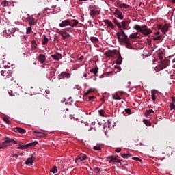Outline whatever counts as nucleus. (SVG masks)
Returning <instances> with one entry per match:
<instances>
[{
	"instance_id": "obj_54",
	"label": "nucleus",
	"mask_w": 175,
	"mask_h": 175,
	"mask_svg": "<svg viewBox=\"0 0 175 175\" xmlns=\"http://www.w3.org/2000/svg\"><path fill=\"white\" fill-rule=\"evenodd\" d=\"M10 77H12V74H8V75H6L5 79H10Z\"/></svg>"
},
{
	"instance_id": "obj_21",
	"label": "nucleus",
	"mask_w": 175,
	"mask_h": 175,
	"mask_svg": "<svg viewBox=\"0 0 175 175\" xmlns=\"http://www.w3.org/2000/svg\"><path fill=\"white\" fill-rule=\"evenodd\" d=\"M107 159H110L109 163H114V162H117V158L114 157L113 156H109L107 157Z\"/></svg>"
},
{
	"instance_id": "obj_4",
	"label": "nucleus",
	"mask_w": 175,
	"mask_h": 175,
	"mask_svg": "<svg viewBox=\"0 0 175 175\" xmlns=\"http://www.w3.org/2000/svg\"><path fill=\"white\" fill-rule=\"evenodd\" d=\"M129 24H131V20H124L120 23V27L119 29L120 31H125L131 29V27H129Z\"/></svg>"
},
{
	"instance_id": "obj_27",
	"label": "nucleus",
	"mask_w": 175,
	"mask_h": 175,
	"mask_svg": "<svg viewBox=\"0 0 175 175\" xmlns=\"http://www.w3.org/2000/svg\"><path fill=\"white\" fill-rule=\"evenodd\" d=\"M7 147H8V144H6L5 142H3L0 144L1 150H5V148H6Z\"/></svg>"
},
{
	"instance_id": "obj_29",
	"label": "nucleus",
	"mask_w": 175,
	"mask_h": 175,
	"mask_svg": "<svg viewBox=\"0 0 175 175\" xmlns=\"http://www.w3.org/2000/svg\"><path fill=\"white\" fill-rule=\"evenodd\" d=\"M72 29H73V27L72 26H70V27H66V28L63 29V31L72 32Z\"/></svg>"
},
{
	"instance_id": "obj_44",
	"label": "nucleus",
	"mask_w": 175,
	"mask_h": 175,
	"mask_svg": "<svg viewBox=\"0 0 175 175\" xmlns=\"http://www.w3.org/2000/svg\"><path fill=\"white\" fill-rule=\"evenodd\" d=\"M93 148L95 150V151H99L100 150H102V148H100V146H94Z\"/></svg>"
},
{
	"instance_id": "obj_59",
	"label": "nucleus",
	"mask_w": 175,
	"mask_h": 175,
	"mask_svg": "<svg viewBox=\"0 0 175 175\" xmlns=\"http://www.w3.org/2000/svg\"><path fill=\"white\" fill-rule=\"evenodd\" d=\"M89 94L88 91H87V92L84 93L83 96H87Z\"/></svg>"
},
{
	"instance_id": "obj_63",
	"label": "nucleus",
	"mask_w": 175,
	"mask_h": 175,
	"mask_svg": "<svg viewBox=\"0 0 175 175\" xmlns=\"http://www.w3.org/2000/svg\"><path fill=\"white\" fill-rule=\"evenodd\" d=\"M121 3H120V2H118V3H116V6H118V8H120V5Z\"/></svg>"
},
{
	"instance_id": "obj_47",
	"label": "nucleus",
	"mask_w": 175,
	"mask_h": 175,
	"mask_svg": "<svg viewBox=\"0 0 175 175\" xmlns=\"http://www.w3.org/2000/svg\"><path fill=\"white\" fill-rule=\"evenodd\" d=\"M94 172L95 173H100V169L99 167H95V168H94Z\"/></svg>"
},
{
	"instance_id": "obj_40",
	"label": "nucleus",
	"mask_w": 175,
	"mask_h": 175,
	"mask_svg": "<svg viewBox=\"0 0 175 175\" xmlns=\"http://www.w3.org/2000/svg\"><path fill=\"white\" fill-rule=\"evenodd\" d=\"M98 114L101 116V117H105L106 113H105V111L101 109L98 111Z\"/></svg>"
},
{
	"instance_id": "obj_23",
	"label": "nucleus",
	"mask_w": 175,
	"mask_h": 175,
	"mask_svg": "<svg viewBox=\"0 0 175 175\" xmlns=\"http://www.w3.org/2000/svg\"><path fill=\"white\" fill-rule=\"evenodd\" d=\"M72 21L73 23H72V21H70V27H72V28H75V27H77V25L79 24V21L73 19Z\"/></svg>"
},
{
	"instance_id": "obj_31",
	"label": "nucleus",
	"mask_w": 175,
	"mask_h": 175,
	"mask_svg": "<svg viewBox=\"0 0 175 175\" xmlns=\"http://www.w3.org/2000/svg\"><path fill=\"white\" fill-rule=\"evenodd\" d=\"M90 40H91V42H92V43H96V42H99V40L96 37H91Z\"/></svg>"
},
{
	"instance_id": "obj_15",
	"label": "nucleus",
	"mask_w": 175,
	"mask_h": 175,
	"mask_svg": "<svg viewBox=\"0 0 175 175\" xmlns=\"http://www.w3.org/2000/svg\"><path fill=\"white\" fill-rule=\"evenodd\" d=\"M38 61L40 64H44L46 61V55H44V54H40L38 56Z\"/></svg>"
},
{
	"instance_id": "obj_61",
	"label": "nucleus",
	"mask_w": 175,
	"mask_h": 175,
	"mask_svg": "<svg viewBox=\"0 0 175 175\" xmlns=\"http://www.w3.org/2000/svg\"><path fill=\"white\" fill-rule=\"evenodd\" d=\"M116 69H118L116 72H121V67H118Z\"/></svg>"
},
{
	"instance_id": "obj_22",
	"label": "nucleus",
	"mask_w": 175,
	"mask_h": 175,
	"mask_svg": "<svg viewBox=\"0 0 175 175\" xmlns=\"http://www.w3.org/2000/svg\"><path fill=\"white\" fill-rule=\"evenodd\" d=\"M116 64L118 65H121V64H122V57H121V54L119 53L118 58L116 59Z\"/></svg>"
},
{
	"instance_id": "obj_13",
	"label": "nucleus",
	"mask_w": 175,
	"mask_h": 175,
	"mask_svg": "<svg viewBox=\"0 0 175 175\" xmlns=\"http://www.w3.org/2000/svg\"><path fill=\"white\" fill-rule=\"evenodd\" d=\"M35 159H36V158H35V157H29L27 159V160L25 162V165H32V163H33V161H35Z\"/></svg>"
},
{
	"instance_id": "obj_12",
	"label": "nucleus",
	"mask_w": 175,
	"mask_h": 175,
	"mask_svg": "<svg viewBox=\"0 0 175 175\" xmlns=\"http://www.w3.org/2000/svg\"><path fill=\"white\" fill-rule=\"evenodd\" d=\"M51 57L54 59L55 61H59L62 58V54L56 53L55 55H51Z\"/></svg>"
},
{
	"instance_id": "obj_37",
	"label": "nucleus",
	"mask_w": 175,
	"mask_h": 175,
	"mask_svg": "<svg viewBox=\"0 0 175 175\" xmlns=\"http://www.w3.org/2000/svg\"><path fill=\"white\" fill-rule=\"evenodd\" d=\"M80 162H83V160L81 159V158H80L79 156H77L75 159V163H80Z\"/></svg>"
},
{
	"instance_id": "obj_14",
	"label": "nucleus",
	"mask_w": 175,
	"mask_h": 175,
	"mask_svg": "<svg viewBox=\"0 0 175 175\" xmlns=\"http://www.w3.org/2000/svg\"><path fill=\"white\" fill-rule=\"evenodd\" d=\"M115 14L117 15L118 18H120V20H122V18H124V16L122 15V12L121 11H120V10L116 9L115 10Z\"/></svg>"
},
{
	"instance_id": "obj_38",
	"label": "nucleus",
	"mask_w": 175,
	"mask_h": 175,
	"mask_svg": "<svg viewBox=\"0 0 175 175\" xmlns=\"http://www.w3.org/2000/svg\"><path fill=\"white\" fill-rule=\"evenodd\" d=\"M3 120L4 122H6V124H8V125H10V120H9V118H8L6 117H3Z\"/></svg>"
},
{
	"instance_id": "obj_50",
	"label": "nucleus",
	"mask_w": 175,
	"mask_h": 175,
	"mask_svg": "<svg viewBox=\"0 0 175 175\" xmlns=\"http://www.w3.org/2000/svg\"><path fill=\"white\" fill-rule=\"evenodd\" d=\"M1 76L5 77V76H6V75H8V72H6V71L1 70Z\"/></svg>"
},
{
	"instance_id": "obj_43",
	"label": "nucleus",
	"mask_w": 175,
	"mask_h": 175,
	"mask_svg": "<svg viewBox=\"0 0 175 175\" xmlns=\"http://www.w3.org/2000/svg\"><path fill=\"white\" fill-rule=\"evenodd\" d=\"M31 32H32V27H28L27 28L26 33H27V35H29V33H30Z\"/></svg>"
},
{
	"instance_id": "obj_1",
	"label": "nucleus",
	"mask_w": 175,
	"mask_h": 175,
	"mask_svg": "<svg viewBox=\"0 0 175 175\" xmlns=\"http://www.w3.org/2000/svg\"><path fill=\"white\" fill-rule=\"evenodd\" d=\"M121 33L118 32L116 33L117 38L120 43H124L127 49H132V44H131V39L128 38V36L125 34L124 30H121Z\"/></svg>"
},
{
	"instance_id": "obj_7",
	"label": "nucleus",
	"mask_w": 175,
	"mask_h": 175,
	"mask_svg": "<svg viewBox=\"0 0 175 175\" xmlns=\"http://www.w3.org/2000/svg\"><path fill=\"white\" fill-rule=\"evenodd\" d=\"M27 21H28V23H29V25H30V27H32V25H36V19H35L34 18H33V16H29V14H28V16H27Z\"/></svg>"
},
{
	"instance_id": "obj_25",
	"label": "nucleus",
	"mask_w": 175,
	"mask_h": 175,
	"mask_svg": "<svg viewBox=\"0 0 175 175\" xmlns=\"http://www.w3.org/2000/svg\"><path fill=\"white\" fill-rule=\"evenodd\" d=\"M49 43V38L46 37V35H44V38L42 40V46H45V44H47Z\"/></svg>"
},
{
	"instance_id": "obj_42",
	"label": "nucleus",
	"mask_w": 175,
	"mask_h": 175,
	"mask_svg": "<svg viewBox=\"0 0 175 175\" xmlns=\"http://www.w3.org/2000/svg\"><path fill=\"white\" fill-rule=\"evenodd\" d=\"M151 113H154V110H152V109H149L148 111H146L145 114H146V117H148V116H150V114Z\"/></svg>"
},
{
	"instance_id": "obj_62",
	"label": "nucleus",
	"mask_w": 175,
	"mask_h": 175,
	"mask_svg": "<svg viewBox=\"0 0 175 175\" xmlns=\"http://www.w3.org/2000/svg\"><path fill=\"white\" fill-rule=\"evenodd\" d=\"M119 8H124V3H121V4L119 5Z\"/></svg>"
},
{
	"instance_id": "obj_17",
	"label": "nucleus",
	"mask_w": 175,
	"mask_h": 175,
	"mask_svg": "<svg viewBox=\"0 0 175 175\" xmlns=\"http://www.w3.org/2000/svg\"><path fill=\"white\" fill-rule=\"evenodd\" d=\"M103 21H104V23H105V24L107 25V27H109L111 28L112 29H114V28H115L114 25H113V23H112L111 21H109V20H108V19H105V20H104Z\"/></svg>"
},
{
	"instance_id": "obj_55",
	"label": "nucleus",
	"mask_w": 175,
	"mask_h": 175,
	"mask_svg": "<svg viewBox=\"0 0 175 175\" xmlns=\"http://www.w3.org/2000/svg\"><path fill=\"white\" fill-rule=\"evenodd\" d=\"M11 157H12V158H14V157H15V158H18V154H12Z\"/></svg>"
},
{
	"instance_id": "obj_52",
	"label": "nucleus",
	"mask_w": 175,
	"mask_h": 175,
	"mask_svg": "<svg viewBox=\"0 0 175 175\" xmlns=\"http://www.w3.org/2000/svg\"><path fill=\"white\" fill-rule=\"evenodd\" d=\"M115 152H118H118H121V148H116V150H115Z\"/></svg>"
},
{
	"instance_id": "obj_3",
	"label": "nucleus",
	"mask_w": 175,
	"mask_h": 175,
	"mask_svg": "<svg viewBox=\"0 0 175 175\" xmlns=\"http://www.w3.org/2000/svg\"><path fill=\"white\" fill-rule=\"evenodd\" d=\"M89 11H90V16L92 17V18H94L95 16H99L100 14V10H98V7L94 5H90L88 7Z\"/></svg>"
},
{
	"instance_id": "obj_53",
	"label": "nucleus",
	"mask_w": 175,
	"mask_h": 175,
	"mask_svg": "<svg viewBox=\"0 0 175 175\" xmlns=\"http://www.w3.org/2000/svg\"><path fill=\"white\" fill-rule=\"evenodd\" d=\"M88 92L89 94H91V92H94V89H92V88L89 89V90H88Z\"/></svg>"
},
{
	"instance_id": "obj_58",
	"label": "nucleus",
	"mask_w": 175,
	"mask_h": 175,
	"mask_svg": "<svg viewBox=\"0 0 175 175\" xmlns=\"http://www.w3.org/2000/svg\"><path fill=\"white\" fill-rule=\"evenodd\" d=\"M159 59L161 60V61H163V56H162V55H159Z\"/></svg>"
},
{
	"instance_id": "obj_30",
	"label": "nucleus",
	"mask_w": 175,
	"mask_h": 175,
	"mask_svg": "<svg viewBox=\"0 0 175 175\" xmlns=\"http://www.w3.org/2000/svg\"><path fill=\"white\" fill-rule=\"evenodd\" d=\"M121 157H122V158H129V157H132V154H131V153L128 152L126 154H120Z\"/></svg>"
},
{
	"instance_id": "obj_49",
	"label": "nucleus",
	"mask_w": 175,
	"mask_h": 175,
	"mask_svg": "<svg viewBox=\"0 0 175 175\" xmlns=\"http://www.w3.org/2000/svg\"><path fill=\"white\" fill-rule=\"evenodd\" d=\"M28 144H29V146H36V144H38V142L35 141L34 142L29 143Z\"/></svg>"
},
{
	"instance_id": "obj_48",
	"label": "nucleus",
	"mask_w": 175,
	"mask_h": 175,
	"mask_svg": "<svg viewBox=\"0 0 175 175\" xmlns=\"http://www.w3.org/2000/svg\"><path fill=\"white\" fill-rule=\"evenodd\" d=\"M124 111H125V113H126V114H131V109H129V108L125 109Z\"/></svg>"
},
{
	"instance_id": "obj_35",
	"label": "nucleus",
	"mask_w": 175,
	"mask_h": 175,
	"mask_svg": "<svg viewBox=\"0 0 175 175\" xmlns=\"http://www.w3.org/2000/svg\"><path fill=\"white\" fill-rule=\"evenodd\" d=\"M79 158H81V160L82 161H85V159H87V155L84 154H81L79 156Z\"/></svg>"
},
{
	"instance_id": "obj_24",
	"label": "nucleus",
	"mask_w": 175,
	"mask_h": 175,
	"mask_svg": "<svg viewBox=\"0 0 175 175\" xmlns=\"http://www.w3.org/2000/svg\"><path fill=\"white\" fill-rule=\"evenodd\" d=\"M170 110H175V98L172 99V103L170 104Z\"/></svg>"
},
{
	"instance_id": "obj_34",
	"label": "nucleus",
	"mask_w": 175,
	"mask_h": 175,
	"mask_svg": "<svg viewBox=\"0 0 175 175\" xmlns=\"http://www.w3.org/2000/svg\"><path fill=\"white\" fill-rule=\"evenodd\" d=\"M38 44H36V41H31V48L35 50L36 49Z\"/></svg>"
},
{
	"instance_id": "obj_57",
	"label": "nucleus",
	"mask_w": 175,
	"mask_h": 175,
	"mask_svg": "<svg viewBox=\"0 0 175 175\" xmlns=\"http://www.w3.org/2000/svg\"><path fill=\"white\" fill-rule=\"evenodd\" d=\"M95 96H89L88 99L89 100H92V99H94Z\"/></svg>"
},
{
	"instance_id": "obj_18",
	"label": "nucleus",
	"mask_w": 175,
	"mask_h": 175,
	"mask_svg": "<svg viewBox=\"0 0 175 175\" xmlns=\"http://www.w3.org/2000/svg\"><path fill=\"white\" fill-rule=\"evenodd\" d=\"M18 144H19V146L17 147V150H27V148L29 147V144L21 145L20 142H18Z\"/></svg>"
},
{
	"instance_id": "obj_36",
	"label": "nucleus",
	"mask_w": 175,
	"mask_h": 175,
	"mask_svg": "<svg viewBox=\"0 0 175 175\" xmlns=\"http://www.w3.org/2000/svg\"><path fill=\"white\" fill-rule=\"evenodd\" d=\"M130 39H137V33H133L130 35Z\"/></svg>"
},
{
	"instance_id": "obj_19",
	"label": "nucleus",
	"mask_w": 175,
	"mask_h": 175,
	"mask_svg": "<svg viewBox=\"0 0 175 175\" xmlns=\"http://www.w3.org/2000/svg\"><path fill=\"white\" fill-rule=\"evenodd\" d=\"M159 28H161V31L163 33H165V32H167L169 31V27L167 25H165L164 26L160 25Z\"/></svg>"
},
{
	"instance_id": "obj_16",
	"label": "nucleus",
	"mask_w": 175,
	"mask_h": 175,
	"mask_svg": "<svg viewBox=\"0 0 175 175\" xmlns=\"http://www.w3.org/2000/svg\"><path fill=\"white\" fill-rule=\"evenodd\" d=\"M5 142V144H8V143H13L14 144H18V142L12 139V138H5V140L4 141Z\"/></svg>"
},
{
	"instance_id": "obj_32",
	"label": "nucleus",
	"mask_w": 175,
	"mask_h": 175,
	"mask_svg": "<svg viewBox=\"0 0 175 175\" xmlns=\"http://www.w3.org/2000/svg\"><path fill=\"white\" fill-rule=\"evenodd\" d=\"M113 23L117 25L118 28H121V23H120L116 18L113 19Z\"/></svg>"
},
{
	"instance_id": "obj_64",
	"label": "nucleus",
	"mask_w": 175,
	"mask_h": 175,
	"mask_svg": "<svg viewBox=\"0 0 175 175\" xmlns=\"http://www.w3.org/2000/svg\"><path fill=\"white\" fill-rule=\"evenodd\" d=\"M34 133H38V134H40V133H42V132H39V131H34Z\"/></svg>"
},
{
	"instance_id": "obj_5",
	"label": "nucleus",
	"mask_w": 175,
	"mask_h": 175,
	"mask_svg": "<svg viewBox=\"0 0 175 175\" xmlns=\"http://www.w3.org/2000/svg\"><path fill=\"white\" fill-rule=\"evenodd\" d=\"M8 32H10V33H7L6 30L3 31V36H5V38H12V36H16V34L18 33V29H15V28H13V29H11L8 30Z\"/></svg>"
},
{
	"instance_id": "obj_28",
	"label": "nucleus",
	"mask_w": 175,
	"mask_h": 175,
	"mask_svg": "<svg viewBox=\"0 0 175 175\" xmlns=\"http://www.w3.org/2000/svg\"><path fill=\"white\" fill-rule=\"evenodd\" d=\"M143 122L146 125V126H151V122L147 119H144L143 120Z\"/></svg>"
},
{
	"instance_id": "obj_6",
	"label": "nucleus",
	"mask_w": 175,
	"mask_h": 175,
	"mask_svg": "<svg viewBox=\"0 0 175 175\" xmlns=\"http://www.w3.org/2000/svg\"><path fill=\"white\" fill-rule=\"evenodd\" d=\"M169 64H170V60L167 59H165L164 60H161L159 64V68H160V70H162L167 66H169Z\"/></svg>"
},
{
	"instance_id": "obj_20",
	"label": "nucleus",
	"mask_w": 175,
	"mask_h": 175,
	"mask_svg": "<svg viewBox=\"0 0 175 175\" xmlns=\"http://www.w3.org/2000/svg\"><path fill=\"white\" fill-rule=\"evenodd\" d=\"M151 94H152V100H153V102H155V100L157 99V98L155 97V94H158V91L155 90H152L151 91Z\"/></svg>"
},
{
	"instance_id": "obj_26",
	"label": "nucleus",
	"mask_w": 175,
	"mask_h": 175,
	"mask_svg": "<svg viewBox=\"0 0 175 175\" xmlns=\"http://www.w3.org/2000/svg\"><path fill=\"white\" fill-rule=\"evenodd\" d=\"M90 72L94 73V76H96V77L98 76V67L92 68L90 70Z\"/></svg>"
},
{
	"instance_id": "obj_51",
	"label": "nucleus",
	"mask_w": 175,
	"mask_h": 175,
	"mask_svg": "<svg viewBox=\"0 0 175 175\" xmlns=\"http://www.w3.org/2000/svg\"><path fill=\"white\" fill-rule=\"evenodd\" d=\"M8 94L10 96H14V94H13V91L12 90L8 91Z\"/></svg>"
},
{
	"instance_id": "obj_56",
	"label": "nucleus",
	"mask_w": 175,
	"mask_h": 175,
	"mask_svg": "<svg viewBox=\"0 0 175 175\" xmlns=\"http://www.w3.org/2000/svg\"><path fill=\"white\" fill-rule=\"evenodd\" d=\"M129 5H128V4L124 3L123 8H124V9H128V7H129Z\"/></svg>"
},
{
	"instance_id": "obj_9",
	"label": "nucleus",
	"mask_w": 175,
	"mask_h": 175,
	"mask_svg": "<svg viewBox=\"0 0 175 175\" xmlns=\"http://www.w3.org/2000/svg\"><path fill=\"white\" fill-rule=\"evenodd\" d=\"M70 79V74L68 72H63L60 75H59V80L61 79Z\"/></svg>"
},
{
	"instance_id": "obj_39",
	"label": "nucleus",
	"mask_w": 175,
	"mask_h": 175,
	"mask_svg": "<svg viewBox=\"0 0 175 175\" xmlns=\"http://www.w3.org/2000/svg\"><path fill=\"white\" fill-rule=\"evenodd\" d=\"M51 172H52V173H57L58 172L57 166H53V168L51 170Z\"/></svg>"
},
{
	"instance_id": "obj_41",
	"label": "nucleus",
	"mask_w": 175,
	"mask_h": 175,
	"mask_svg": "<svg viewBox=\"0 0 175 175\" xmlns=\"http://www.w3.org/2000/svg\"><path fill=\"white\" fill-rule=\"evenodd\" d=\"M113 99L115 100H121V98L118 94L113 96Z\"/></svg>"
},
{
	"instance_id": "obj_11",
	"label": "nucleus",
	"mask_w": 175,
	"mask_h": 175,
	"mask_svg": "<svg viewBox=\"0 0 175 175\" xmlns=\"http://www.w3.org/2000/svg\"><path fill=\"white\" fill-rule=\"evenodd\" d=\"M14 132H16V133H21L22 135L25 133L27 131L25 129L21 128V127H15L13 129Z\"/></svg>"
},
{
	"instance_id": "obj_45",
	"label": "nucleus",
	"mask_w": 175,
	"mask_h": 175,
	"mask_svg": "<svg viewBox=\"0 0 175 175\" xmlns=\"http://www.w3.org/2000/svg\"><path fill=\"white\" fill-rule=\"evenodd\" d=\"M132 159L133 161H138L139 162H142V159H140L139 157H134L132 158Z\"/></svg>"
},
{
	"instance_id": "obj_2",
	"label": "nucleus",
	"mask_w": 175,
	"mask_h": 175,
	"mask_svg": "<svg viewBox=\"0 0 175 175\" xmlns=\"http://www.w3.org/2000/svg\"><path fill=\"white\" fill-rule=\"evenodd\" d=\"M133 29L137 31V32H140L141 33H142V35H144V36H148V35H151V33L152 32V30L148 28V27L146 25L142 26L139 25H135L133 27Z\"/></svg>"
},
{
	"instance_id": "obj_33",
	"label": "nucleus",
	"mask_w": 175,
	"mask_h": 175,
	"mask_svg": "<svg viewBox=\"0 0 175 175\" xmlns=\"http://www.w3.org/2000/svg\"><path fill=\"white\" fill-rule=\"evenodd\" d=\"M163 38V36L160 35V36L153 38V40H154V41L162 40Z\"/></svg>"
},
{
	"instance_id": "obj_46",
	"label": "nucleus",
	"mask_w": 175,
	"mask_h": 175,
	"mask_svg": "<svg viewBox=\"0 0 175 175\" xmlns=\"http://www.w3.org/2000/svg\"><path fill=\"white\" fill-rule=\"evenodd\" d=\"M8 3L7 1H3L1 2V5H2V6H8Z\"/></svg>"
},
{
	"instance_id": "obj_8",
	"label": "nucleus",
	"mask_w": 175,
	"mask_h": 175,
	"mask_svg": "<svg viewBox=\"0 0 175 175\" xmlns=\"http://www.w3.org/2000/svg\"><path fill=\"white\" fill-rule=\"evenodd\" d=\"M68 25L70 27V21L69 19L64 20L59 24L60 28H65V27H68Z\"/></svg>"
},
{
	"instance_id": "obj_10",
	"label": "nucleus",
	"mask_w": 175,
	"mask_h": 175,
	"mask_svg": "<svg viewBox=\"0 0 175 175\" xmlns=\"http://www.w3.org/2000/svg\"><path fill=\"white\" fill-rule=\"evenodd\" d=\"M59 35H61V36H62L64 40H66V39H69V38H70V34L68 33V32L66 31H59Z\"/></svg>"
},
{
	"instance_id": "obj_60",
	"label": "nucleus",
	"mask_w": 175,
	"mask_h": 175,
	"mask_svg": "<svg viewBox=\"0 0 175 175\" xmlns=\"http://www.w3.org/2000/svg\"><path fill=\"white\" fill-rule=\"evenodd\" d=\"M146 40L149 44H151V40L147 38Z\"/></svg>"
}]
</instances>
